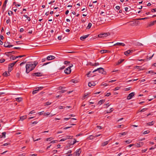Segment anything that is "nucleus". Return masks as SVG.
<instances>
[{"label": "nucleus", "mask_w": 156, "mask_h": 156, "mask_svg": "<svg viewBox=\"0 0 156 156\" xmlns=\"http://www.w3.org/2000/svg\"><path fill=\"white\" fill-rule=\"evenodd\" d=\"M37 64L38 62L36 61L34 62H27L26 66V73H28L30 71L33 70L37 65Z\"/></svg>", "instance_id": "f257e3e1"}, {"label": "nucleus", "mask_w": 156, "mask_h": 156, "mask_svg": "<svg viewBox=\"0 0 156 156\" xmlns=\"http://www.w3.org/2000/svg\"><path fill=\"white\" fill-rule=\"evenodd\" d=\"M97 71H98L99 73H101L104 75L106 74V71H104V69H103L102 68H98L97 69L94 70L92 72V73H94V72H96Z\"/></svg>", "instance_id": "f03ea898"}, {"label": "nucleus", "mask_w": 156, "mask_h": 156, "mask_svg": "<svg viewBox=\"0 0 156 156\" xmlns=\"http://www.w3.org/2000/svg\"><path fill=\"white\" fill-rule=\"evenodd\" d=\"M110 35L109 33H103L102 34H99L98 35V37H106Z\"/></svg>", "instance_id": "7ed1b4c3"}, {"label": "nucleus", "mask_w": 156, "mask_h": 156, "mask_svg": "<svg viewBox=\"0 0 156 156\" xmlns=\"http://www.w3.org/2000/svg\"><path fill=\"white\" fill-rule=\"evenodd\" d=\"M71 69L70 67H68L64 70L65 73L67 74H69L71 73Z\"/></svg>", "instance_id": "20e7f679"}, {"label": "nucleus", "mask_w": 156, "mask_h": 156, "mask_svg": "<svg viewBox=\"0 0 156 156\" xmlns=\"http://www.w3.org/2000/svg\"><path fill=\"white\" fill-rule=\"evenodd\" d=\"M10 43L9 42H5L4 44V46L6 48H11L13 46L12 45H9Z\"/></svg>", "instance_id": "39448f33"}, {"label": "nucleus", "mask_w": 156, "mask_h": 156, "mask_svg": "<svg viewBox=\"0 0 156 156\" xmlns=\"http://www.w3.org/2000/svg\"><path fill=\"white\" fill-rule=\"evenodd\" d=\"M134 92H132L129 94L127 97V99L128 100H130L132 98L134 95Z\"/></svg>", "instance_id": "423d86ee"}, {"label": "nucleus", "mask_w": 156, "mask_h": 156, "mask_svg": "<svg viewBox=\"0 0 156 156\" xmlns=\"http://www.w3.org/2000/svg\"><path fill=\"white\" fill-rule=\"evenodd\" d=\"M133 50H128L124 52V54L126 56H128V55L133 53Z\"/></svg>", "instance_id": "0eeeda50"}, {"label": "nucleus", "mask_w": 156, "mask_h": 156, "mask_svg": "<svg viewBox=\"0 0 156 156\" xmlns=\"http://www.w3.org/2000/svg\"><path fill=\"white\" fill-rule=\"evenodd\" d=\"M33 76H42V73L40 72L35 73H32Z\"/></svg>", "instance_id": "6e6552de"}, {"label": "nucleus", "mask_w": 156, "mask_h": 156, "mask_svg": "<svg viewBox=\"0 0 156 156\" xmlns=\"http://www.w3.org/2000/svg\"><path fill=\"white\" fill-rule=\"evenodd\" d=\"M55 57L53 56L50 55L48 56L47 58V59L48 60H51L55 59Z\"/></svg>", "instance_id": "1a4fd4ad"}, {"label": "nucleus", "mask_w": 156, "mask_h": 156, "mask_svg": "<svg viewBox=\"0 0 156 156\" xmlns=\"http://www.w3.org/2000/svg\"><path fill=\"white\" fill-rule=\"evenodd\" d=\"M89 34H87L86 35H83V36H81L80 37V39L81 40H83L84 39H86V38L87 37L89 36Z\"/></svg>", "instance_id": "9d476101"}, {"label": "nucleus", "mask_w": 156, "mask_h": 156, "mask_svg": "<svg viewBox=\"0 0 156 156\" xmlns=\"http://www.w3.org/2000/svg\"><path fill=\"white\" fill-rule=\"evenodd\" d=\"M119 45V46H125V44L122 43H119L118 42L115 44L113 46H115V45Z\"/></svg>", "instance_id": "9b49d317"}, {"label": "nucleus", "mask_w": 156, "mask_h": 156, "mask_svg": "<svg viewBox=\"0 0 156 156\" xmlns=\"http://www.w3.org/2000/svg\"><path fill=\"white\" fill-rule=\"evenodd\" d=\"M96 85V84L95 83H94L93 81H91V82H89L88 83V86L90 87H91L92 86H95Z\"/></svg>", "instance_id": "f8f14e48"}, {"label": "nucleus", "mask_w": 156, "mask_h": 156, "mask_svg": "<svg viewBox=\"0 0 156 156\" xmlns=\"http://www.w3.org/2000/svg\"><path fill=\"white\" fill-rule=\"evenodd\" d=\"M81 152V151L80 149L77 150L76 153V156H79Z\"/></svg>", "instance_id": "ddd939ff"}, {"label": "nucleus", "mask_w": 156, "mask_h": 156, "mask_svg": "<svg viewBox=\"0 0 156 156\" xmlns=\"http://www.w3.org/2000/svg\"><path fill=\"white\" fill-rule=\"evenodd\" d=\"M109 142V140H108V141H106L105 142H103V143L102 144V146H105L107 145L108 144Z\"/></svg>", "instance_id": "4468645a"}, {"label": "nucleus", "mask_w": 156, "mask_h": 156, "mask_svg": "<svg viewBox=\"0 0 156 156\" xmlns=\"http://www.w3.org/2000/svg\"><path fill=\"white\" fill-rule=\"evenodd\" d=\"M127 134V132H124L123 133H119V134L120 135H119V137H121L122 136L125 135Z\"/></svg>", "instance_id": "2eb2a0df"}, {"label": "nucleus", "mask_w": 156, "mask_h": 156, "mask_svg": "<svg viewBox=\"0 0 156 156\" xmlns=\"http://www.w3.org/2000/svg\"><path fill=\"white\" fill-rule=\"evenodd\" d=\"M26 118H27L26 115H24V116H22L20 117V119L22 121H23L24 119H26Z\"/></svg>", "instance_id": "dca6fc26"}, {"label": "nucleus", "mask_w": 156, "mask_h": 156, "mask_svg": "<svg viewBox=\"0 0 156 156\" xmlns=\"http://www.w3.org/2000/svg\"><path fill=\"white\" fill-rule=\"evenodd\" d=\"M137 147H140L143 145V143L142 142H139L138 143H137Z\"/></svg>", "instance_id": "f3484780"}, {"label": "nucleus", "mask_w": 156, "mask_h": 156, "mask_svg": "<svg viewBox=\"0 0 156 156\" xmlns=\"http://www.w3.org/2000/svg\"><path fill=\"white\" fill-rule=\"evenodd\" d=\"M66 89V88L64 87L60 86L58 88V89L60 90H63Z\"/></svg>", "instance_id": "a211bd4d"}, {"label": "nucleus", "mask_w": 156, "mask_h": 156, "mask_svg": "<svg viewBox=\"0 0 156 156\" xmlns=\"http://www.w3.org/2000/svg\"><path fill=\"white\" fill-rule=\"evenodd\" d=\"M104 102H105V100H101L98 101V104L99 105H101Z\"/></svg>", "instance_id": "6ab92c4d"}, {"label": "nucleus", "mask_w": 156, "mask_h": 156, "mask_svg": "<svg viewBox=\"0 0 156 156\" xmlns=\"http://www.w3.org/2000/svg\"><path fill=\"white\" fill-rule=\"evenodd\" d=\"M108 52V51L106 50H101L100 51V52L102 54Z\"/></svg>", "instance_id": "aec40b11"}, {"label": "nucleus", "mask_w": 156, "mask_h": 156, "mask_svg": "<svg viewBox=\"0 0 156 156\" xmlns=\"http://www.w3.org/2000/svg\"><path fill=\"white\" fill-rule=\"evenodd\" d=\"M92 24L91 23H88V26H87V29H89L92 26Z\"/></svg>", "instance_id": "412c9836"}, {"label": "nucleus", "mask_w": 156, "mask_h": 156, "mask_svg": "<svg viewBox=\"0 0 156 156\" xmlns=\"http://www.w3.org/2000/svg\"><path fill=\"white\" fill-rule=\"evenodd\" d=\"M36 89L35 90H34L32 92V94H34L36 93H37L38 91L39 90H38L37 89Z\"/></svg>", "instance_id": "4be33fe9"}, {"label": "nucleus", "mask_w": 156, "mask_h": 156, "mask_svg": "<svg viewBox=\"0 0 156 156\" xmlns=\"http://www.w3.org/2000/svg\"><path fill=\"white\" fill-rule=\"evenodd\" d=\"M124 60L123 59H121L119 60L117 64V65H119V64L122 63L123 61Z\"/></svg>", "instance_id": "5701e85b"}, {"label": "nucleus", "mask_w": 156, "mask_h": 156, "mask_svg": "<svg viewBox=\"0 0 156 156\" xmlns=\"http://www.w3.org/2000/svg\"><path fill=\"white\" fill-rule=\"evenodd\" d=\"M156 23V20L151 22L150 24V26H152Z\"/></svg>", "instance_id": "b1692460"}, {"label": "nucleus", "mask_w": 156, "mask_h": 156, "mask_svg": "<svg viewBox=\"0 0 156 156\" xmlns=\"http://www.w3.org/2000/svg\"><path fill=\"white\" fill-rule=\"evenodd\" d=\"M16 101L18 102H20L22 100V98H16Z\"/></svg>", "instance_id": "393cba45"}, {"label": "nucleus", "mask_w": 156, "mask_h": 156, "mask_svg": "<svg viewBox=\"0 0 156 156\" xmlns=\"http://www.w3.org/2000/svg\"><path fill=\"white\" fill-rule=\"evenodd\" d=\"M66 91V89H65V90H61L59 91L58 92L60 94H62V93L65 92Z\"/></svg>", "instance_id": "a878e982"}, {"label": "nucleus", "mask_w": 156, "mask_h": 156, "mask_svg": "<svg viewBox=\"0 0 156 156\" xmlns=\"http://www.w3.org/2000/svg\"><path fill=\"white\" fill-rule=\"evenodd\" d=\"M94 136L93 135H90L88 137V138L89 139L91 140L94 139Z\"/></svg>", "instance_id": "bb28decb"}, {"label": "nucleus", "mask_w": 156, "mask_h": 156, "mask_svg": "<svg viewBox=\"0 0 156 156\" xmlns=\"http://www.w3.org/2000/svg\"><path fill=\"white\" fill-rule=\"evenodd\" d=\"M153 73V75H154L156 74V73L153 72V71H148V73Z\"/></svg>", "instance_id": "cd10ccee"}, {"label": "nucleus", "mask_w": 156, "mask_h": 156, "mask_svg": "<svg viewBox=\"0 0 156 156\" xmlns=\"http://www.w3.org/2000/svg\"><path fill=\"white\" fill-rule=\"evenodd\" d=\"M153 121L149 122L147 123V125L148 126H152L153 125Z\"/></svg>", "instance_id": "c85d7f7f"}, {"label": "nucleus", "mask_w": 156, "mask_h": 156, "mask_svg": "<svg viewBox=\"0 0 156 156\" xmlns=\"http://www.w3.org/2000/svg\"><path fill=\"white\" fill-rule=\"evenodd\" d=\"M99 65V63L98 62H97V63H94V64H91V65L92 66H98Z\"/></svg>", "instance_id": "c756f323"}, {"label": "nucleus", "mask_w": 156, "mask_h": 156, "mask_svg": "<svg viewBox=\"0 0 156 156\" xmlns=\"http://www.w3.org/2000/svg\"><path fill=\"white\" fill-rule=\"evenodd\" d=\"M3 75L4 76H8V74L7 72L5 71V72H4L3 74Z\"/></svg>", "instance_id": "7c9ffc66"}, {"label": "nucleus", "mask_w": 156, "mask_h": 156, "mask_svg": "<svg viewBox=\"0 0 156 156\" xmlns=\"http://www.w3.org/2000/svg\"><path fill=\"white\" fill-rule=\"evenodd\" d=\"M150 131L149 130H146V131H145L144 132L143 134H148V133H150Z\"/></svg>", "instance_id": "2f4dec72"}, {"label": "nucleus", "mask_w": 156, "mask_h": 156, "mask_svg": "<svg viewBox=\"0 0 156 156\" xmlns=\"http://www.w3.org/2000/svg\"><path fill=\"white\" fill-rule=\"evenodd\" d=\"M12 14V12L11 11H8V14L9 16H11Z\"/></svg>", "instance_id": "473e14b6"}, {"label": "nucleus", "mask_w": 156, "mask_h": 156, "mask_svg": "<svg viewBox=\"0 0 156 156\" xmlns=\"http://www.w3.org/2000/svg\"><path fill=\"white\" fill-rule=\"evenodd\" d=\"M50 113L49 112H47V113H45L44 114V116H48V115H50Z\"/></svg>", "instance_id": "72a5a7b5"}, {"label": "nucleus", "mask_w": 156, "mask_h": 156, "mask_svg": "<svg viewBox=\"0 0 156 156\" xmlns=\"http://www.w3.org/2000/svg\"><path fill=\"white\" fill-rule=\"evenodd\" d=\"M148 18V17H145V18H139V19H136V20H144L145 19H147Z\"/></svg>", "instance_id": "f704fd0d"}, {"label": "nucleus", "mask_w": 156, "mask_h": 156, "mask_svg": "<svg viewBox=\"0 0 156 156\" xmlns=\"http://www.w3.org/2000/svg\"><path fill=\"white\" fill-rule=\"evenodd\" d=\"M7 2H8V0H5V2H4V3L3 5L4 6L6 7V5Z\"/></svg>", "instance_id": "c9c22d12"}, {"label": "nucleus", "mask_w": 156, "mask_h": 156, "mask_svg": "<svg viewBox=\"0 0 156 156\" xmlns=\"http://www.w3.org/2000/svg\"><path fill=\"white\" fill-rule=\"evenodd\" d=\"M132 141H130V140H126L125 142L126 143H127V144H129Z\"/></svg>", "instance_id": "e433bc0d"}, {"label": "nucleus", "mask_w": 156, "mask_h": 156, "mask_svg": "<svg viewBox=\"0 0 156 156\" xmlns=\"http://www.w3.org/2000/svg\"><path fill=\"white\" fill-rule=\"evenodd\" d=\"M5 61V59L4 58L0 59V63H2L4 62Z\"/></svg>", "instance_id": "4c0bfd02"}, {"label": "nucleus", "mask_w": 156, "mask_h": 156, "mask_svg": "<svg viewBox=\"0 0 156 156\" xmlns=\"http://www.w3.org/2000/svg\"><path fill=\"white\" fill-rule=\"evenodd\" d=\"M43 88H44V87H38L37 88H36V89H37L38 90H39V91L40 90H41Z\"/></svg>", "instance_id": "58836bf2"}, {"label": "nucleus", "mask_w": 156, "mask_h": 156, "mask_svg": "<svg viewBox=\"0 0 156 156\" xmlns=\"http://www.w3.org/2000/svg\"><path fill=\"white\" fill-rule=\"evenodd\" d=\"M67 139L66 137H65L63 138L62 139L60 140V141H64L66 140Z\"/></svg>", "instance_id": "ea45409f"}, {"label": "nucleus", "mask_w": 156, "mask_h": 156, "mask_svg": "<svg viewBox=\"0 0 156 156\" xmlns=\"http://www.w3.org/2000/svg\"><path fill=\"white\" fill-rule=\"evenodd\" d=\"M120 87H115L114 89V90H119L120 89Z\"/></svg>", "instance_id": "a19ab883"}, {"label": "nucleus", "mask_w": 156, "mask_h": 156, "mask_svg": "<svg viewBox=\"0 0 156 156\" xmlns=\"http://www.w3.org/2000/svg\"><path fill=\"white\" fill-rule=\"evenodd\" d=\"M67 137V139H70L72 138V136H66Z\"/></svg>", "instance_id": "79ce46f5"}, {"label": "nucleus", "mask_w": 156, "mask_h": 156, "mask_svg": "<svg viewBox=\"0 0 156 156\" xmlns=\"http://www.w3.org/2000/svg\"><path fill=\"white\" fill-rule=\"evenodd\" d=\"M51 103H50L49 102H47L45 103V105H50L51 104Z\"/></svg>", "instance_id": "37998d69"}, {"label": "nucleus", "mask_w": 156, "mask_h": 156, "mask_svg": "<svg viewBox=\"0 0 156 156\" xmlns=\"http://www.w3.org/2000/svg\"><path fill=\"white\" fill-rule=\"evenodd\" d=\"M12 70V68L11 67H8V71L11 72Z\"/></svg>", "instance_id": "c03bdc74"}, {"label": "nucleus", "mask_w": 156, "mask_h": 156, "mask_svg": "<svg viewBox=\"0 0 156 156\" xmlns=\"http://www.w3.org/2000/svg\"><path fill=\"white\" fill-rule=\"evenodd\" d=\"M69 63H70L69 62L67 61H65L64 62V64L66 65V64H67Z\"/></svg>", "instance_id": "a18cd8bd"}, {"label": "nucleus", "mask_w": 156, "mask_h": 156, "mask_svg": "<svg viewBox=\"0 0 156 156\" xmlns=\"http://www.w3.org/2000/svg\"><path fill=\"white\" fill-rule=\"evenodd\" d=\"M6 134V132H3L2 133V136H4V138L5 137V134Z\"/></svg>", "instance_id": "49530a36"}, {"label": "nucleus", "mask_w": 156, "mask_h": 156, "mask_svg": "<svg viewBox=\"0 0 156 156\" xmlns=\"http://www.w3.org/2000/svg\"><path fill=\"white\" fill-rule=\"evenodd\" d=\"M16 76L17 77L19 78L20 76V73H17L16 74Z\"/></svg>", "instance_id": "de8ad7c7"}, {"label": "nucleus", "mask_w": 156, "mask_h": 156, "mask_svg": "<svg viewBox=\"0 0 156 156\" xmlns=\"http://www.w3.org/2000/svg\"><path fill=\"white\" fill-rule=\"evenodd\" d=\"M10 18L9 17V19L8 20H7L6 21V23L7 24H8L9 23V22H10Z\"/></svg>", "instance_id": "09e8293b"}, {"label": "nucleus", "mask_w": 156, "mask_h": 156, "mask_svg": "<svg viewBox=\"0 0 156 156\" xmlns=\"http://www.w3.org/2000/svg\"><path fill=\"white\" fill-rule=\"evenodd\" d=\"M76 142V140L75 139H74L73 142V144H71V145H73Z\"/></svg>", "instance_id": "8fccbe9b"}, {"label": "nucleus", "mask_w": 156, "mask_h": 156, "mask_svg": "<svg viewBox=\"0 0 156 156\" xmlns=\"http://www.w3.org/2000/svg\"><path fill=\"white\" fill-rule=\"evenodd\" d=\"M111 94L110 93H107L105 95V96L107 97L109 96L110 95H111Z\"/></svg>", "instance_id": "3c124183"}, {"label": "nucleus", "mask_w": 156, "mask_h": 156, "mask_svg": "<svg viewBox=\"0 0 156 156\" xmlns=\"http://www.w3.org/2000/svg\"><path fill=\"white\" fill-rule=\"evenodd\" d=\"M65 67V66H62L61 67L59 68V69L62 70L64 69Z\"/></svg>", "instance_id": "603ef678"}, {"label": "nucleus", "mask_w": 156, "mask_h": 156, "mask_svg": "<svg viewBox=\"0 0 156 156\" xmlns=\"http://www.w3.org/2000/svg\"><path fill=\"white\" fill-rule=\"evenodd\" d=\"M91 71H90L87 74V77H89L90 76L89 75L91 73Z\"/></svg>", "instance_id": "864d4df0"}, {"label": "nucleus", "mask_w": 156, "mask_h": 156, "mask_svg": "<svg viewBox=\"0 0 156 156\" xmlns=\"http://www.w3.org/2000/svg\"><path fill=\"white\" fill-rule=\"evenodd\" d=\"M47 60V58H44L42 59V62H44L46 61V60Z\"/></svg>", "instance_id": "5fc2aeb1"}, {"label": "nucleus", "mask_w": 156, "mask_h": 156, "mask_svg": "<svg viewBox=\"0 0 156 156\" xmlns=\"http://www.w3.org/2000/svg\"><path fill=\"white\" fill-rule=\"evenodd\" d=\"M13 66V65L11 63L9 64V67H11L12 68Z\"/></svg>", "instance_id": "6e6d98bb"}, {"label": "nucleus", "mask_w": 156, "mask_h": 156, "mask_svg": "<svg viewBox=\"0 0 156 156\" xmlns=\"http://www.w3.org/2000/svg\"><path fill=\"white\" fill-rule=\"evenodd\" d=\"M44 112V111H42L41 112H38V114L39 115H41L43 114Z\"/></svg>", "instance_id": "4d7b16f0"}, {"label": "nucleus", "mask_w": 156, "mask_h": 156, "mask_svg": "<svg viewBox=\"0 0 156 156\" xmlns=\"http://www.w3.org/2000/svg\"><path fill=\"white\" fill-rule=\"evenodd\" d=\"M4 39V37L3 35H0V39H1L2 40H3Z\"/></svg>", "instance_id": "13d9d810"}, {"label": "nucleus", "mask_w": 156, "mask_h": 156, "mask_svg": "<svg viewBox=\"0 0 156 156\" xmlns=\"http://www.w3.org/2000/svg\"><path fill=\"white\" fill-rule=\"evenodd\" d=\"M26 63V62H22L21 63H20V66H22V65H23V64H25V63Z\"/></svg>", "instance_id": "bf43d9fd"}, {"label": "nucleus", "mask_w": 156, "mask_h": 156, "mask_svg": "<svg viewBox=\"0 0 156 156\" xmlns=\"http://www.w3.org/2000/svg\"><path fill=\"white\" fill-rule=\"evenodd\" d=\"M145 109V108H143L142 109H141L140 111V112H144V111H145V109Z\"/></svg>", "instance_id": "052dcab7"}, {"label": "nucleus", "mask_w": 156, "mask_h": 156, "mask_svg": "<svg viewBox=\"0 0 156 156\" xmlns=\"http://www.w3.org/2000/svg\"><path fill=\"white\" fill-rule=\"evenodd\" d=\"M115 8L119 10L120 9V7L119 6H116Z\"/></svg>", "instance_id": "680f3d73"}, {"label": "nucleus", "mask_w": 156, "mask_h": 156, "mask_svg": "<svg viewBox=\"0 0 156 156\" xmlns=\"http://www.w3.org/2000/svg\"><path fill=\"white\" fill-rule=\"evenodd\" d=\"M125 11L126 12H128L129 11L128 10V7H125Z\"/></svg>", "instance_id": "e2e57ef3"}, {"label": "nucleus", "mask_w": 156, "mask_h": 156, "mask_svg": "<svg viewBox=\"0 0 156 156\" xmlns=\"http://www.w3.org/2000/svg\"><path fill=\"white\" fill-rule=\"evenodd\" d=\"M25 154L24 153L22 154H20L18 155V156H25Z\"/></svg>", "instance_id": "0e129e2a"}, {"label": "nucleus", "mask_w": 156, "mask_h": 156, "mask_svg": "<svg viewBox=\"0 0 156 156\" xmlns=\"http://www.w3.org/2000/svg\"><path fill=\"white\" fill-rule=\"evenodd\" d=\"M35 112L34 111V110H33V111H30V114H33Z\"/></svg>", "instance_id": "69168bd1"}, {"label": "nucleus", "mask_w": 156, "mask_h": 156, "mask_svg": "<svg viewBox=\"0 0 156 156\" xmlns=\"http://www.w3.org/2000/svg\"><path fill=\"white\" fill-rule=\"evenodd\" d=\"M53 151V153L54 154H55L57 152V151L56 150H54L53 151Z\"/></svg>", "instance_id": "338daca9"}, {"label": "nucleus", "mask_w": 156, "mask_h": 156, "mask_svg": "<svg viewBox=\"0 0 156 156\" xmlns=\"http://www.w3.org/2000/svg\"><path fill=\"white\" fill-rule=\"evenodd\" d=\"M151 11L152 12H156V8L152 9L151 10Z\"/></svg>", "instance_id": "774afa93"}]
</instances>
